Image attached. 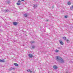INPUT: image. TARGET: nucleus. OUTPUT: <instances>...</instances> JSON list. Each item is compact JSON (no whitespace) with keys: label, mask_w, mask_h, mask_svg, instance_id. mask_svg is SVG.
I'll return each mask as SVG.
<instances>
[{"label":"nucleus","mask_w":73,"mask_h":73,"mask_svg":"<svg viewBox=\"0 0 73 73\" xmlns=\"http://www.w3.org/2000/svg\"><path fill=\"white\" fill-rule=\"evenodd\" d=\"M56 60L60 63H63L64 62V61L62 59L60 56H56Z\"/></svg>","instance_id":"1"},{"label":"nucleus","mask_w":73,"mask_h":73,"mask_svg":"<svg viewBox=\"0 0 73 73\" xmlns=\"http://www.w3.org/2000/svg\"><path fill=\"white\" fill-rule=\"evenodd\" d=\"M13 24L14 25H15V26H16V25H17V24H18V23H17L16 22H13Z\"/></svg>","instance_id":"2"},{"label":"nucleus","mask_w":73,"mask_h":73,"mask_svg":"<svg viewBox=\"0 0 73 73\" xmlns=\"http://www.w3.org/2000/svg\"><path fill=\"white\" fill-rule=\"evenodd\" d=\"M28 56H29V57L30 58H32V57H33V55H32L31 54H29Z\"/></svg>","instance_id":"3"},{"label":"nucleus","mask_w":73,"mask_h":73,"mask_svg":"<svg viewBox=\"0 0 73 73\" xmlns=\"http://www.w3.org/2000/svg\"><path fill=\"white\" fill-rule=\"evenodd\" d=\"M15 69V68H13L12 67H11L9 69V70H14Z\"/></svg>","instance_id":"4"},{"label":"nucleus","mask_w":73,"mask_h":73,"mask_svg":"<svg viewBox=\"0 0 73 73\" xmlns=\"http://www.w3.org/2000/svg\"><path fill=\"white\" fill-rule=\"evenodd\" d=\"M59 42H60V44L61 45H63L64 44V43H63V42H62V41L60 40Z\"/></svg>","instance_id":"5"},{"label":"nucleus","mask_w":73,"mask_h":73,"mask_svg":"<svg viewBox=\"0 0 73 73\" xmlns=\"http://www.w3.org/2000/svg\"><path fill=\"white\" fill-rule=\"evenodd\" d=\"M37 7V5H33V7L34 8H36Z\"/></svg>","instance_id":"6"},{"label":"nucleus","mask_w":73,"mask_h":73,"mask_svg":"<svg viewBox=\"0 0 73 73\" xmlns=\"http://www.w3.org/2000/svg\"><path fill=\"white\" fill-rule=\"evenodd\" d=\"M24 17H27L28 16V15L27 14V13H25L24 14Z\"/></svg>","instance_id":"7"},{"label":"nucleus","mask_w":73,"mask_h":73,"mask_svg":"<svg viewBox=\"0 0 73 73\" xmlns=\"http://www.w3.org/2000/svg\"><path fill=\"white\" fill-rule=\"evenodd\" d=\"M53 68L54 69H57V66L55 65L53 66Z\"/></svg>","instance_id":"8"},{"label":"nucleus","mask_w":73,"mask_h":73,"mask_svg":"<svg viewBox=\"0 0 73 73\" xmlns=\"http://www.w3.org/2000/svg\"><path fill=\"white\" fill-rule=\"evenodd\" d=\"M7 4H9L10 3V1H7L6 2Z\"/></svg>","instance_id":"9"},{"label":"nucleus","mask_w":73,"mask_h":73,"mask_svg":"<svg viewBox=\"0 0 73 73\" xmlns=\"http://www.w3.org/2000/svg\"><path fill=\"white\" fill-rule=\"evenodd\" d=\"M27 71L28 72H30V73H32V71H31L30 70H27Z\"/></svg>","instance_id":"10"},{"label":"nucleus","mask_w":73,"mask_h":73,"mask_svg":"<svg viewBox=\"0 0 73 73\" xmlns=\"http://www.w3.org/2000/svg\"><path fill=\"white\" fill-rule=\"evenodd\" d=\"M5 60L4 59H3V60H1V62H5Z\"/></svg>","instance_id":"11"},{"label":"nucleus","mask_w":73,"mask_h":73,"mask_svg":"<svg viewBox=\"0 0 73 73\" xmlns=\"http://www.w3.org/2000/svg\"><path fill=\"white\" fill-rule=\"evenodd\" d=\"M70 9L71 10H73V5L70 7Z\"/></svg>","instance_id":"12"},{"label":"nucleus","mask_w":73,"mask_h":73,"mask_svg":"<svg viewBox=\"0 0 73 73\" xmlns=\"http://www.w3.org/2000/svg\"><path fill=\"white\" fill-rule=\"evenodd\" d=\"M59 51V50H57V49H56L55 50V52L56 53H58V51Z\"/></svg>","instance_id":"13"},{"label":"nucleus","mask_w":73,"mask_h":73,"mask_svg":"<svg viewBox=\"0 0 73 73\" xmlns=\"http://www.w3.org/2000/svg\"><path fill=\"white\" fill-rule=\"evenodd\" d=\"M68 5H70L71 4V3H70V1L68 2Z\"/></svg>","instance_id":"14"},{"label":"nucleus","mask_w":73,"mask_h":73,"mask_svg":"<svg viewBox=\"0 0 73 73\" xmlns=\"http://www.w3.org/2000/svg\"><path fill=\"white\" fill-rule=\"evenodd\" d=\"M14 65H15V66H18V64L17 63H14Z\"/></svg>","instance_id":"15"},{"label":"nucleus","mask_w":73,"mask_h":73,"mask_svg":"<svg viewBox=\"0 0 73 73\" xmlns=\"http://www.w3.org/2000/svg\"><path fill=\"white\" fill-rule=\"evenodd\" d=\"M63 39L64 40H66V37H65V36H64L63 37Z\"/></svg>","instance_id":"16"},{"label":"nucleus","mask_w":73,"mask_h":73,"mask_svg":"<svg viewBox=\"0 0 73 73\" xmlns=\"http://www.w3.org/2000/svg\"><path fill=\"white\" fill-rule=\"evenodd\" d=\"M66 41H67V43H69V40L68 39L66 40Z\"/></svg>","instance_id":"17"},{"label":"nucleus","mask_w":73,"mask_h":73,"mask_svg":"<svg viewBox=\"0 0 73 73\" xmlns=\"http://www.w3.org/2000/svg\"><path fill=\"white\" fill-rule=\"evenodd\" d=\"M17 5H20V3L18 2L17 3Z\"/></svg>","instance_id":"18"},{"label":"nucleus","mask_w":73,"mask_h":73,"mask_svg":"<svg viewBox=\"0 0 73 73\" xmlns=\"http://www.w3.org/2000/svg\"><path fill=\"white\" fill-rule=\"evenodd\" d=\"M32 48H33V49H35V46L33 45L32 46Z\"/></svg>","instance_id":"19"},{"label":"nucleus","mask_w":73,"mask_h":73,"mask_svg":"<svg viewBox=\"0 0 73 73\" xmlns=\"http://www.w3.org/2000/svg\"><path fill=\"white\" fill-rule=\"evenodd\" d=\"M5 12H8V11L7 10H5L4 11Z\"/></svg>","instance_id":"20"},{"label":"nucleus","mask_w":73,"mask_h":73,"mask_svg":"<svg viewBox=\"0 0 73 73\" xmlns=\"http://www.w3.org/2000/svg\"><path fill=\"white\" fill-rule=\"evenodd\" d=\"M64 17L65 19H67V18H68V16L66 15Z\"/></svg>","instance_id":"21"},{"label":"nucleus","mask_w":73,"mask_h":73,"mask_svg":"<svg viewBox=\"0 0 73 73\" xmlns=\"http://www.w3.org/2000/svg\"><path fill=\"white\" fill-rule=\"evenodd\" d=\"M49 19H47L46 20V21H49Z\"/></svg>","instance_id":"22"},{"label":"nucleus","mask_w":73,"mask_h":73,"mask_svg":"<svg viewBox=\"0 0 73 73\" xmlns=\"http://www.w3.org/2000/svg\"><path fill=\"white\" fill-rule=\"evenodd\" d=\"M21 1L19 0L18 1V2H19V3H21Z\"/></svg>","instance_id":"23"},{"label":"nucleus","mask_w":73,"mask_h":73,"mask_svg":"<svg viewBox=\"0 0 73 73\" xmlns=\"http://www.w3.org/2000/svg\"><path fill=\"white\" fill-rule=\"evenodd\" d=\"M62 13H64V11L62 10Z\"/></svg>","instance_id":"24"},{"label":"nucleus","mask_w":73,"mask_h":73,"mask_svg":"<svg viewBox=\"0 0 73 73\" xmlns=\"http://www.w3.org/2000/svg\"><path fill=\"white\" fill-rule=\"evenodd\" d=\"M54 8V6H53L52 7V8L53 9V8Z\"/></svg>","instance_id":"25"},{"label":"nucleus","mask_w":73,"mask_h":73,"mask_svg":"<svg viewBox=\"0 0 73 73\" xmlns=\"http://www.w3.org/2000/svg\"><path fill=\"white\" fill-rule=\"evenodd\" d=\"M0 62H1V60L0 59Z\"/></svg>","instance_id":"26"},{"label":"nucleus","mask_w":73,"mask_h":73,"mask_svg":"<svg viewBox=\"0 0 73 73\" xmlns=\"http://www.w3.org/2000/svg\"><path fill=\"white\" fill-rule=\"evenodd\" d=\"M34 42H33V41L32 42V43H34Z\"/></svg>","instance_id":"27"},{"label":"nucleus","mask_w":73,"mask_h":73,"mask_svg":"<svg viewBox=\"0 0 73 73\" xmlns=\"http://www.w3.org/2000/svg\"><path fill=\"white\" fill-rule=\"evenodd\" d=\"M21 1H24V0H21Z\"/></svg>","instance_id":"28"},{"label":"nucleus","mask_w":73,"mask_h":73,"mask_svg":"<svg viewBox=\"0 0 73 73\" xmlns=\"http://www.w3.org/2000/svg\"><path fill=\"white\" fill-rule=\"evenodd\" d=\"M1 27L0 26V28Z\"/></svg>","instance_id":"29"}]
</instances>
